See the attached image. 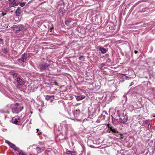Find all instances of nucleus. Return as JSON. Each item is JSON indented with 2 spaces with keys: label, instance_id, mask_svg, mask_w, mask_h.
<instances>
[{
  "label": "nucleus",
  "instance_id": "4468645a",
  "mask_svg": "<svg viewBox=\"0 0 155 155\" xmlns=\"http://www.w3.org/2000/svg\"><path fill=\"white\" fill-rule=\"evenodd\" d=\"M67 154L68 155H76L77 153L75 151H68L67 152Z\"/></svg>",
  "mask_w": 155,
  "mask_h": 155
},
{
  "label": "nucleus",
  "instance_id": "6e6552de",
  "mask_svg": "<svg viewBox=\"0 0 155 155\" xmlns=\"http://www.w3.org/2000/svg\"><path fill=\"white\" fill-rule=\"evenodd\" d=\"M54 95H46L45 96V99L47 100H49L51 102H52L54 99Z\"/></svg>",
  "mask_w": 155,
  "mask_h": 155
},
{
  "label": "nucleus",
  "instance_id": "aec40b11",
  "mask_svg": "<svg viewBox=\"0 0 155 155\" xmlns=\"http://www.w3.org/2000/svg\"><path fill=\"white\" fill-rule=\"evenodd\" d=\"M110 130L112 131L113 132L116 133L118 132L116 129H115L113 127H109Z\"/></svg>",
  "mask_w": 155,
  "mask_h": 155
},
{
  "label": "nucleus",
  "instance_id": "c9c22d12",
  "mask_svg": "<svg viewBox=\"0 0 155 155\" xmlns=\"http://www.w3.org/2000/svg\"><path fill=\"white\" fill-rule=\"evenodd\" d=\"M123 97H126V100H127V97L126 96V95H124Z\"/></svg>",
  "mask_w": 155,
  "mask_h": 155
},
{
  "label": "nucleus",
  "instance_id": "5701e85b",
  "mask_svg": "<svg viewBox=\"0 0 155 155\" xmlns=\"http://www.w3.org/2000/svg\"><path fill=\"white\" fill-rule=\"evenodd\" d=\"M12 75L13 76L14 78H16L18 76V74L14 72H12Z\"/></svg>",
  "mask_w": 155,
  "mask_h": 155
},
{
  "label": "nucleus",
  "instance_id": "a211bd4d",
  "mask_svg": "<svg viewBox=\"0 0 155 155\" xmlns=\"http://www.w3.org/2000/svg\"><path fill=\"white\" fill-rule=\"evenodd\" d=\"M99 50L102 54H104L106 52V50L103 47H100Z\"/></svg>",
  "mask_w": 155,
  "mask_h": 155
},
{
  "label": "nucleus",
  "instance_id": "473e14b6",
  "mask_svg": "<svg viewBox=\"0 0 155 155\" xmlns=\"http://www.w3.org/2000/svg\"><path fill=\"white\" fill-rule=\"evenodd\" d=\"M134 84V83L133 82H131V83H130V85L129 86H130L132 85H133Z\"/></svg>",
  "mask_w": 155,
  "mask_h": 155
},
{
  "label": "nucleus",
  "instance_id": "412c9836",
  "mask_svg": "<svg viewBox=\"0 0 155 155\" xmlns=\"http://www.w3.org/2000/svg\"><path fill=\"white\" fill-rule=\"evenodd\" d=\"M18 4H19V5L23 7L25 5V3L24 2H18Z\"/></svg>",
  "mask_w": 155,
  "mask_h": 155
},
{
  "label": "nucleus",
  "instance_id": "bb28decb",
  "mask_svg": "<svg viewBox=\"0 0 155 155\" xmlns=\"http://www.w3.org/2000/svg\"><path fill=\"white\" fill-rule=\"evenodd\" d=\"M16 1V0H9V3H14V2Z\"/></svg>",
  "mask_w": 155,
  "mask_h": 155
},
{
  "label": "nucleus",
  "instance_id": "9d476101",
  "mask_svg": "<svg viewBox=\"0 0 155 155\" xmlns=\"http://www.w3.org/2000/svg\"><path fill=\"white\" fill-rule=\"evenodd\" d=\"M17 80V82L21 85H23L25 84V82L20 78H18Z\"/></svg>",
  "mask_w": 155,
  "mask_h": 155
},
{
  "label": "nucleus",
  "instance_id": "393cba45",
  "mask_svg": "<svg viewBox=\"0 0 155 155\" xmlns=\"http://www.w3.org/2000/svg\"><path fill=\"white\" fill-rule=\"evenodd\" d=\"M71 21L69 20H66L65 21V23L66 25H68L70 23Z\"/></svg>",
  "mask_w": 155,
  "mask_h": 155
},
{
  "label": "nucleus",
  "instance_id": "20e7f679",
  "mask_svg": "<svg viewBox=\"0 0 155 155\" xmlns=\"http://www.w3.org/2000/svg\"><path fill=\"white\" fill-rule=\"evenodd\" d=\"M26 54L24 53L21 55V58L18 59V61L21 64V63L25 62L26 60Z\"/></svg>",
  "mask_w": 155,
  "mask_h": 155
},
{
  "label": "nucleus",
  "instance_id": "f257e3e1",
  "mask_svg": "<svg viewBox=\"0 0 155 155\" xmlns=\"http://www.w3.org/2000/svg\"><path fill=\"white\" fill-rule=\"evenodd\" d=\"M118 116L120 117V121L123 123L126 122L128 120V117L124 110H118L117 111Z\"/></svg>",
  "mask_w": 155,
  "mask_h": 155
},
{
  "label": "nucleus",
  "instance_id": "9b49d317",
  "mask_svg": "<svg viewBox=\"0 0 155 155\" xmlns=\"http://www.w3.org/2000/svg\"><path fill=\"white\" fill-rule=\"evenodd\" d=\"M22 12V11L21 9L18 7L16 10L15 13L16 15L17 16H19Z\"/></svg>",
  "mask_w": 155,
  "mask_h": 155
},
{
  "label": "nucleus",
  "instance_id": "f704fd0d",
  "mask_svg": "<svg viewBox=\"0 0 155 155\" xmlns=\"http://www.w3.org/2000/svg\"><path fill=\"white\" fill-rule=\"evenodd\" d=\"M151 127V125L150 124H149L148 126V128H149V127Z\"/></svg>",
  "mask_w": 155,
  "mask_h": 155
},
{
  "label": "nucleus",
  "instance_id": "e433bc0d",
  "mask_svg": "<svg viewBox=\"0 0 155 155\" xmlns=\"http://www.w3.org/2000/svg\"><path fill=\"white\" fill-rule=\"evenodd\" d=\"M134 53H135V54H137V51H134Z\"/></svg>",
  "mask_w": 155,
  "mask_h": 155
},
{
  "label": "nucleus",
  "instance_id": "423d86ee",
  "mask_svg": "<svg viewBox=\"0 0 155 155\" xmlns=\"http://www.w3.org/2000/svg\"><path fill=\"white\" fill-rule=\"evenodd\" d=\"M21 118L19 116H17L12 118V122L13 123L16 124H18L20 122Z\"/></svg>",
  "mask_w": 155,
  "mask_h": 155
},
{
  "label": "nucleus",
  "instance_id": "39448f33",
  "mask_svg": "<svg viewBox=\"0 0 155 155\" xmlns=\"http://www.w3.org/2000/svg\"><path fill=\"white\" fill-rule=\"evenodd\" d=\"M13 27L14 28L13 30L16 32L22 30L23 29V25H14Z\"/></svg>",
  "mask_w": 155,
  "mask_h": 155
},
{
  "label": "nucleus",
  "instance_id": "2eb2a0df",
  "mask_svg": "<svg viewBox=\"0 0 155 155\" xmlns=\"http://www.w3.org/2000/svg\"><path fill=\"white\" fill-rule=\"evenodd\" d=\"M12 148H13L16 151L19 150V148L16 147L15 145L11 143V144L9 145Z\"/></svg>",
  "mask_w": 155,
  "mask_h": 155
},
{
  "label": "nucleus",
  "instance_id": "72a5a7b5",
  "mask_svg": "<svg viewBox=\"0 0 155 155\" xmlns=\"http://www.w3.org/2000/svg\"><path fill=\"white\" fill-rule=\"evenodd\" d=\"M4 51L6 53H7L8 52V51H7V50L6 49H5Z\"/></svg>",
  "mask_w": 155,
  "mask_h": 155
},
{
  "label": "nucleus",
  "instance_id": "c756f323",
  "mask_svg": "<svg viewBox=\"0 0 155 155\" xmlns=\"http://www.w3.org/2000/svg\"><path fill=\"white\" fill-rule=\"evenodd\" d=\"M54 85H55L58 86V83L56 81H55L54 82Z\"/></svg>",
  "mask_w": 155,
  "mask_h": 155
},
{
  "label": "nucleus",
  "instance_id": "f8f14e48",
  "mask_svg": "<svg viewBox=\"0 0 155 155\" xmlns=\"http://www.w3.org/2000/svg\"><path fill=\"white\" fill-rule=\"evenodd\" d=\"M9 6L10 7H13L18 5V1H16L14 3H9Z\"/></svg>",
  "mask_w": 155,
  "mask_h": 155
},
{
  "label": "nucleus",
  "instance_id": "2f4dec72",
  "mask_svg": "<svg viewBox=\"0 0 155 155\" xmlns=\"http://www.w3.org/2000/svg\"><path fill=\"white\" fill-rule=\"evenodd\" d=\"M0 112H1L2 113H4V112H5L3 110H0Z\"/></svg>",
  "mask_w": 155,
  "mask_h": 155
},
{
  "label": "nucleus",
  "instance_id": "4be33fe9",
  "mask_svg": "<svg viewBox=\"0 0 155 155\" xmlns=\"http://www.w3.org/2000/svg\"><path fill=\"white\" fill-rule=\"evenodd\" d=\"M79 59L80 60H82L84 61L85 59L84 57L83 56H81L79 58Z\"/></svg>",
  "mask_w": 155,
  "mask_h": 155
},
{
  "label": "nucleus",
  "instance_id": "cd10ccee",
  "mask_svg": "<svg viewBox=\"0 0 155 155\" xmlns=\"http://www.w3.org/2000/svg\"><path fill=\"white\" fill-rule=\"evenodd\" d=\"M5 142L6 143L8 144L9 145H10V144H11V143L8 140H6Z\"/></svg>",
  "mask_w": 155,
  "mask_h": 155
},
{
  "label": "nucleus",
  "instance_id": "ddd939ff",
  "mask_svg": "<svg viewBox=\"0 0 155 155\" xmlns=\"http://www.w3.org/2000/svg\"><path fill=\"white\" fill-rule=\"evenodd\" d=\"M16 153L17 154L18 153V154H17V155H26V154L24 153L21 150H19L16 151Z\"/></svg>",
  "mask_w": 155,
  "mask_h": 155
},
{
  "label": "nucleus",
  "instance_id": "7c9ffc66",
  "mask_svg": "<svg viewBox=\"0 0 155 155\" xmlns=\"http://www.w3.org/2000/svg\"><path fill=\"white\" fill-rule=\"evenodd\" d=\"M107 61L108 62H110L111 61V60L109 58H108L107 60Z\"/></svg>",
  "mask_w": 155,
  "mask_h": 155
},
{
  "label": "nucleus",
  "instance_id": "f3484780",
  "mask_svg": "<svg viewBox=\"0 0 155 155\" xmlns=\"http://www.w3.org/2000/svg\"><path fill=\"white\" fill-rule=\"evenodd\" d=\"M127 107L130 110H134V106L130 104H128L127 105Z\"/></svg>",
  "mask_w": 155,
  "mask_h": 155
},
{
  "label": "nucleus",
  "instance_id": "6ab92c4d",
  "mask_svg": "<svg viewBox=\"0 0 155 155\" xmlns=\"http://www.w3.org/2000/svg\"><path fill=\"white\" fill-rule=\"evenodd\" d=\"M65 127L67 130H68L71 128V124H65L64 126Z\"/></svg>",
  "mask_w": 155,
  "mask_h": 155
},
{
  "label": "nucleus",
  "instance_id": "dca6fc26",
  "mask_svg": "<svg viewBox=\"0 0 155 155\" xmlns=\"http://www.w3.org/2000/svg\"><path fill=\"white\" fill-rule=\"evenodd\" d=\"M43 147H37L35 149L37 151V152L38 153H39L41 152V150L43 149Z\"/></svg>",
  "mask_w": 155,
  "mask_h": 155
},
{
  "label": "nucleus",
  "instance_id": "c85d7f7f",
  "mask_svg": "<svg viewBox=\"0 0 155 155\" xmlns=\"http://www.w3.org/2000/svg\"><path fill=\"white\" fill-rule=\"evenodd\" d=\"M0 44H3V39L0 38Z\"/></svg>",
  "mask_w": 155,
  "mask_h": 155
},
{
  "label": "nucleus",
  "instance_id": "0eeeda50",
  "mask_svg": "<svg viewBox=\"0 0 155 155\" xmlns=\"http://www.w3.org/2000/svg\"><path fill=\"white\" fill-rule=\"evenodd\" d=\"M89 114L91 118L96 116L97 115V109L95 108L92 109L91 111H89Z\"/></svg>",
  "mask_w": 155,
  "mask_h": 155
},
{
  "label": "nucleus",
  "instance_id": "b1692460",
  "mask_svg": "<svg viewBox=\"0 0 155 155\" xmlns=\"http://www.w3.org/2000/svg\"><path fill=\"white\" fill-rule=\"evenodd\" d=\"M54 30V28L53 27H52L49 30V31L51 32V33L50 34H51L53 33V31Z\"/></svg>",
  "mask_w": 155,
  "mask_h": 155
},
{
  "label": "nucleus",
  "instance_id": "7ed1b4c3",
  "mask_svg": "<svg viewBox=\"0 0 155 155\" xmlns=\"http://www.w3.org/2000/svg\"><path fill=\"white\" fill-rule=\"evenodd\" d=\"M49 66V64L44 62L40 64L39 66L40 71H42L43 70L47 69Z\"/></svg>",
  "mask_w": 155,
  "mask_h": 155
},
{
  "label": "nucleus",
  "instance_id": "f03ea898",
  "mask_svg": "<svg viewBox=\"0 0 155 155\" xmlns=\"http://www.w3.org/2000/svg\"><path fill=\"white\" fill-rule=\"evenodd\" d=\"M24 107L21 104L16 103L13 105L12 108V112L14 114H18L23 109Z\"/></svg>",
  "mask_w": 155,
  "mask_h": 155
},
{
  "label": "nucleus",
  "instance_id": "1a4fd4ad",
  "mask_svg": "<svg viewBox=\"0 0 155 155\" xmlns=\"http://www.w3.org/2000/svg\"><path fill=\"white\" fill-rule=\"evenodd\" d=\"M76 99L78 101H79L84 99L85 96L84 95H81L80 96H75Z\"/></svg>",
  "mask_w": 155,
  "mask_h": 155
},
{
  "label": "nucleus",
  "instance_id": "a878e982",
  "mask_svg": "<svg viewBox=\"0 0 155 155\" xmlns=\"http://www.w3.org/2000/svg\"><path fill=\"white\" fill-rule=\"evenodd\" d=\"M12 105V104H9L7 105V107H8V109H9L11 107Z\"/></svg>",
  "mask_w": 155,
  "mask_h": 155
}]
</instances>
